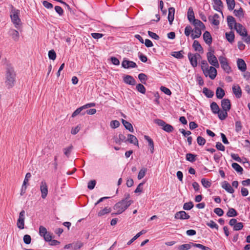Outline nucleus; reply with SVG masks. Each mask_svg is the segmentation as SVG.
Listing matches in <instances>:
<instances>
[{
  "label": "nucleus",
  "mask_w": 250,
  "mask_h": 250,
  "mask_svg": "<svg viewBox=\"0 0 250 250\" xmlns=\"http://www.w3.org/2000/svg\"><path fill=\"white\" fill-rule=\"evenodd\" d=\"M175 218L177 219H188L190 218V216L185 211H180L177 212L175 214Z\"/></svg>",
  "instance_id": "14"
},
{
  "label": "nucleus",
  "mask_w": 250,
  "mask_h": 250,
  "mask_svg": "<svg viewBox=\"0 0 250 250\" xmlns=\"http://www.w3.org/2000/svg\"><path fill=\"white\" fill-rule=\"evenodd\" d=\"M221 106L223 110L229 111L231 107L230 101L227 99H223L221 101Z\"/></svg>",
  "instance_id": "16"
},
{
  "label": "nucleus",
  "mask_w": 250,
  "mask_h": 250,
  "mask_svg": "<svg viewBox=\"0 0 250 250\" xmlns=\"http://www.w3.org/2000/svg\"><path fill=\"white\" fill-rule=\"evenodd\" d=\"M227 21L229 26L232 29L233 27L235 28L236 25L238 24V23H236L234 18L231 16H229L227 17Z\"/></svg>",
  "instance_id": "23"
},
{
  "label": "nucleus",
  "mask_w": 250,
  "mask_h": 250,
  "mask_svg": "<svg viewBox=\"0 0 250 250\" xmlns=\"http://www.w3.org/2000/svg\"><path fill=\"white\" fill-rule=\"evenodd\" d=\"M174 13L175 9L173 7H170L168 9V15L167 17L170 24H172V22L174 20Z\"/></svg>",
  "instance_id": "24"
},
{
  "label": "nucleus",
  "mask_w": 250,
  "mask_h": 250,
  "mask_svg": "<svg viewBox=\"0 0 250 250\" xmlns=\"http://www.w3.org/2000/svg\"><path fill=\"white\" fill-rule=\"evenodd\" d=\"M192 24L194 26L192 29V33L191 35V38L194 40L196 38H199L202 34V30L205 29V26L204 24L200 20L194 21V22Z\"/></svg>",
  "instance_id": "4"
},
{
  "label": "nucleus",
  "mask_w": 250,
  "mask_h": 250,
  "mask_svg": "<svg viewBox=\"0 0 250 250\" xmlns=\"http://www.w3.org/2000/svg\"><path fill=\"white\" fill-rule=\"evenodd\" d=\"M111 211V209L110 208L105 207L104 209L100 210L98 213V215L99 216H103L106 214H107L110 212Z\"/></svg>",
  "instance_id": "31"
},
{
  "label": "nucleus",
  "mask_w": 250,
  "mask_h": 250,
  "mask_svg": "<svg viewBox=\"0 0 250 250\" xmlns=\"http://www.w3.org/2000/svg\"><path fill=\"white\" fill-rule=\"evenodd\" d=\"M192 46L195 51L203 52V48L198 41L195 40L193 42Z\"/></svg>",
  "instance_id": "27"
},
{
  "label": "nucleus",
  "mask_w": 250,
  "mask_h": 250,
  "mask_svg": "<svg viewBox=\"0 0 250 250\" xmlns=\"http://www.w3.org/2000/svg\"><path fill=\"white\" fill-rule=\"evenodd\" d=\"M144 185V183H140L137 186V188L134 191L135 193H141L143 190V186Z\"/></svg>",
  "instance_id": "63"
},
{
  "label": "nucleus",
  "mask_w": 250,
  "mask_h": 250,
  "mask_svg": "<svg viewBox=\"0 0 250 250\" xmlns=\"http://www.w3.org/2000/svg\"><path fill=\"white\" fill-rule=\"evenodd\" d=\"M237 213L236 211L233 208H229L227 213V215L229 217H235L237 216Z\"/></svg>",
  "instance_id": "40"
},
{
  "label": "nucleus",
  "mask_w": 250,
  "mask_h": 250,
  "mask_svg": "<svg viewBox=\"0 0 250 250\" xmlns=\"http://www.w3.org/2000/svg\"><path fill=\"white\" fill-rule=\"evenodd\" d=\"M148 34L150 37L155 40H158L159 39V37L155 33L148 31Z\"/></svg>",
  "instance_id": "61"
},
{
  "label": "nucleus",
  "mask_w": 250,
  "mask_h": 250,
  "mask_svg": "<svg viewBox=\"0 0 250 250\" xmlns=\"http://www.w3.org/2000/svg\"><path fill=\"white\" fill-rule=\"evenodd\" d=\"M210 108L212 112L215 114H217L220 110L218 105L215 102L211 103L210 104Z\"/></svg>",
  "instance_id": "34"
},
{
  "label": "nucleus",
  "mask_w": 250,
  "mask_h": 250,
  "mask_svg": "<svg viewBox=\"0 0 250 250\" xmlns=\"http://www.w3.org/2000/svg\"><path fill=\"white\" fill-rule=\"evenodd\" d=\"M228 8L229 10H232L235 7L234 0H226Z\"/></svg>",
  "instance_id": "37"
},
{
  "label": "nucleus",
  "mask_w": 250,
  "mask_h": 250,
  "mask_svg": "<svg viewBox=\"0 0 250 250\" xmlns=\"http://www.w3.org/2000/svg\"><path fill=\"white\" fill-rule=\"evenodd\" d=\"M145 139L148 142V145L151 148L154 146V143L153 140L148 136L145 135L144 136Z\"/></svg>",
  "instance_id": "57"
},
{
  "label": "nucleus",
  "mask_w": 250,
  "mask_h": 250,
  "mask_svg": "<svg viewBox=\"0 0 250 250\" xmlns=\"http://www.w3.org/2000/svg\"><path fill=\"white\" fill-rule=\"evenodd\" d=\"M207 57L209 63L215 67H219V64L217 58L214 55V51L210 50L207 54Z\"/></svg>",
  "instance_id": "6"
},
{
  "label": "nucleus",
  "mask_w": 250,
  "mask_h": 250,
  "mask_svg": "<svg viewBox=\"0 0 250 250\" xmlns=\"http://www.w3.org/2000/svg\"><path fill=\"white\" fill-rule=\"evenodd\" d=\"M124 82L128 84L134 85L135 84L136 81L133 77L130 75H126L124 77Z\"/></svg>",
  "instance_id": "19"
},
{
  "label": "nucleus",
  "mask_w": 250,
  "mask_h": 250,
  "mask_svg": "<svg viewBox=\"0 0 250 250\" xmlns=\"http://www.w3.org/2000/svg\"><path fill=\"white\" fill-rule=\"evenodd\" d=\"M188 58L191 65L195 67L197 66L198 64L197 60L201 58V56L198 53L192 54L191 53H188Z\"/></svg>",
  "instance_id": "8"
},
{
  "label": "nucleus",
  "mask_w": 250,
  "mask_h": 250,
  "mask_svg": "<svg viewBox=\"0 0 250 250\" xmlns=\"http://www.w3.org/2000/svg\"><path fill=\"white\" fill-rule=\"evenodd\" d=\"M242 128V126L241 122L240 121L236 122L235 125V131L237 132H238L241 130Z\"/></svg>",
  "instance_id": "51"
},
{
  "label": "nucleus",
  "mask_w": 250,
  "mask_h": 250,
  "mask_svg": "<svg viewBox=\"0 0 250 250\" xmlns=\"http://www.w3.org/2000/svg\"><path fill=\"white\" fill-rule=\"evenodd\" d=\"M133 203V201L130 200L126 201L125 200H122L121 201L117 203L113 207L114 212L112 213V215L120 214L125 211L131 204Z\"/></svg>",
  "instance_id": "2"
},
{
  "label": "nucleus",
  "mask_w": 250,
  "mask_h": 250,
  "mask_svg": "<svg viewBox=\"0 0 250 250\" xmlns=\"http://www.w3.org/2000/svg\"><path fill=\"white\" fill-rule=\"evenodd\" d=\"M222 188L225 189L227 191L230 193L234 192V189L231 187L230 185L227 182H224L223 183L222 185Z\"/></svg>",
  "instance_id": "26"
},
{
  "label": "nucleus",
  "mask_w": 250,
  "mask_h": 250,
  "mask_svg": "<svg viewBox=\"0 0 250 250\" xmlns=\"http://www.w3.org/2000/svg\"><path fill=\"white\" fill-rule=\"evenodd\" d=\"M215 5L217 6V8H215V10H218L220 7H223V3L221 0H213Z\"/></svg>",
  "instance_id": "53"
},
{
  "label": "nucleus",
  "mask_w": 250,
  "mask_h": 250,
  "mask_svg": "<svg viewBox=\"0 0 250 250\" xmlns=\"http://www.w3.org/2000/svg\"><path fill=\"white\" fill-rule=\"evenodd\" d=\"M160 89L162 92H163L164 93L167 95H170L171 94L170 90L166 87L162 86L160 87Z\"/></svg>",
  "instance_id": "55"
},
{
  "label": "nucleus",
  "mask_w": 250,
  "mask_h": 250,
  "mask_svg": "<svg viewBox=\"0 0 250 250\" xmlns=\"http://www.w3.org/2000/svg\"><path fill=\"white\" fill-rule=\"evenodd\" d=\"M31 177V174L30 173L28 172L26 173L21 189V195H22L25 192L27 188L26 184L28 183Z\"/></svg>",
  "instance_id": "12"
},
{
  "label": "nucleus",
  "mask_w": 250,
  "mask_h": 250,
  "mask_svg": "<svg viewBox=\"0 0 250 250\" xmlns=\"http://www.w3.org/2000/svg\"><path fill=\"white\" fill-rule=\"evenodd\" d=\"M122 66L126 69L129 68H135L137 66L135 62L132 61L124 60L122 63Z\"/></svg>",
  "instance_id": "13"
},
{
  "label": "nucleus",
  "mask_w": 250,
  "mask_h": 250,
  "mask_svg": "<svg viewBox=\"0 0 250 250\" xmlns=\"http://www.w3.org/2000/svg\"><path fill=\"white\" fill-rule=\"evenodd\" d=\"M48 57L50 60H55L56 58V54L54 50H50L48 52Z\"/></svg>",
  "instance_id": "48"
},
{
  "label": "nucleus",
  "mask_w": 250,
  "mask_h": 250,
  "mask_svg": "<svg viewBox=\"0 0 250 250\" xmlns=\"http://www.w3.org/2000/svg\"><path fill=\"white\" fill-rule=\"evenodd\" d=\"M48 231L43 226H40L39 228V233L41 236H43Z\"/></svg>",
  "instance_id": "46"
},
{
  "label": "nucleus",
  "mask_w": 250,
  "mask_h": 250,
  "mask_svg": "<svg viewBox=\"0 0 250 250\" xmlns=\"http://www.w3.org/2000/svg\"><path fill=\"white\" fill-rule=\"evenodd\" d=\"M224 90L221 87H217L216 91V95L217 98L222 99L225 95Z\"/></svg>",
  "instance_id": "29"
},
{
  "label": "nucleus",
  "mask_w": 250,
  "mask_h": 250,
  "mask_svg": "<svg viewBox=\"0 0 250 250\" xmlns=\"http://www.w3.org/2000/svg\"><path fill=\"white\" fill-rule=\"evenodd\" d=\"M188 19L189 21L192 23L194 22V21H198V19H196L194 16V13L192 7H189L188 11Z\"/></svg>",
  "instance_id": "17"
},
{
  "label": "nucleus",
  "mask_w": 250,
  "mask_h": 250,
  "mask_svg": "<svg viewBox=\"0 0 250 250\" xmlns=\"http://www.w3.org/2000/svg\"><path fill=\"white\" fill-rule=\"evenodd\" d=\"M221 67L227 73H229L231 71L230 67L228 63L222 65Z\"/></svg>",
  "instance_id": "58"
},
{
  "label": "nucleus",
  "mask_w": 250,
  "mask_h": 250,
  "mask_svg": "<svg viewBox=\"0 0 250 250\" xmlns=\"http://www.w3.org/2000/svg\"><path fill=\"white\" fill-rule=\"evenodd\" d=\"M193 206L194 205L192 202H187L184 204L183 209L188 210H190L193 207Z\"/></svg>",
  "instance_id": "42"
},
{
  "label": "nucleus",
  "mask_w": 250,
  "mask_h": 250,
  "mask_svg": "<svg viewBox=\"0 0 250 250\" xmlns=\"http://www.w3.org/2000/svg\"><path fill=\"white\" fill-rule=\"evenodd\" d=\"M201 183L203 186L205 188H209L211 185V183L205 178H202L201 179Z\"/></svg>",
  "instance_id": "39"
},
{
  "label": "nucleus",
  "mask_w": 250,
  "mask_h": 250,
  "mask_svg": "<svg viewBox=\"0 0 250 250\" xmlns=\"http://www.w3.org/2000/svg\"><path fill=\"white\" fill-rule=\"evenodd\" d=\"M25 214V212L24 210H21L19 214V218L17 223V227L20 229H22L24 228Z\"/></svg>",
  "instance_id": "9"
},
{
  "label": "nucleus",
  "mask_w": 250,
  "mask_h": 250,
  "mask_svg": "<svg viewBox=\"0 0 250 250\" xmlns=\"http://www.w3.org/2000/svg\"><path fill=\"white\" fill-rule=\"evenodd\" d=\"M31 238L30 235L26 234L23 237V241L26 244H29L31 243Z\"/></svg>",
  "instance_id": "62"
},
{
  "label": "nucleus",
  "mask_w": 250,
  "mask_h": 250,
  "mask_svg": "<svg viewBox=\"0 0 250 250\" xmlns=\"http://www.w3.org/2000/svg\"><path fill=\"white\" fill-rule=\"evenodd\" d=\"M197 142L200 146H203L206 143V140L201 136H198L197 138Z\"/></svg>",
  "instance_id": "47"
},
{
  "label": "nucleus",
  "mask_w": 250,
  "mask_h": 250,
  "mask_svg": "<svg viewBox=\"0 0 250 250\" xmlns=\"http://www.w3.org/2000/svg\"><path fill=\"white\" fill-rule=\"evenodd\" d=\"M232 167L237 172L242 173L243 171V168L237 163H234L232 164Z\"/></svg>",
  "instance_id": "41"
},
{
  "label": "nucleus",
  "mask_w": 250,
  "mask_h": 250,
  "mask_svg": "<svg viewBox=\"0 0 250 250\" xmlns=\"http://www.w3.org/2000/svg\"><path fill=\"white\" fill-rule=\"evenodd\" d=\"M195 155L191 153H188L186 154L187 160L193 162L195 160Z\"/></svg>",
  "instance_id": "44"
},
{
  "label": "nucleus",
  "mask_w": 250,
  "mask_h": 250,
  "mask_svg": "<svg viewBox=\"0 0 250 250\" xmlns=\"http://www.w3.org/2000/svg\"><path fill=\"white\" fill-rule=\"evenodd\" d=\"M16 81V73L13 67L10 65H7L6 67L5 74V83L8 88L12 87Z\"/></svg>",
  "instance_id": "1"
},
{
  "label": "nucleus",
  "mask_w": 250,
  "mask_h": 250,
  "mask_svg": "<svg viewBox=\"0 0 250 250\" xmlns=\"http://www.w3.org/2000/svg\"><path fill=\"white\" fill-rule=\"evenodd\" d=\"M147 172V168L146 167H142L139 171L137 178L139 180L143 178Z\"/></svg>",
  "instance_id": "30"
},
{
  "label": "nucleus",
  "mask_w": 250,
  "mask_h": 250,
  "mask_svg": "<svg viewBox=\"0 0 250 250\" xmlns=\"http://www.w3.org/2000/svg\"><path fill=\"white\" fill-rule=\"evenodd\" d=\"M122 122L126 129L128 130L131 132L134 131L133 126L130 123L124 119H122Z\"/></svg>",
  "instance_id": "28"
},
{
  "label": "nucleus",
  "mask_w": 250,
  "mask_h": 250,
  "mask_svg": "<svg viewBox=\"0 0 250 250\" xmlns=\"http://www.w3.org/2000/svg\"><path fill=\"white\" fill-rule=\"evenodd\" d=\"M234 29L236 32L241 36H247V32L246 28L240 23L236 25Z\"/></svg>",
  "instance_id": "11"
},
{
  "label": "nucleus",
  "mask_w": 250,
  "mask_h": 250,
  "mask_svg": "<svg viewBox=\"0 0 250 250\" xmlns=\"http://www.w3.org/2000/svg\"><path fill=\"white\" fill-rule=\"evenodd\" d=\"M40 191L42 198L45 199L48 194V187L47 183L44 180L42 181L41 182Z\"/></svg>",
  "instance_id": "10"
},
{
  "label": "nucleus",
  "mask_w": 250,
  "mask_h": 250,
  "mask_svg": "<svg viewBox=\"0 0 250 250\" xmlns=\"http://www.w3.org/2000/svg\"><path fill=\"white\" fill-rule=\"evenodd\" d=\"M72 148L73 146H70L69 147L64 148L63 149L64 153L67 157H68L69 156L70 152L72 149Z\"/></svg>",
  "instance_id": "52"
},
{
  "label": "nucleus",
  "mask_w": 250,
  "mask_h": 250,
  "mask_svg": "<svg viewBox=\"0 0 250 250\" xmlns=\"http://www.w3.org/2000/svg\"><path fill=\"white\" fill-rule=\"evenodd\" d=\"M226 37L227 40L230 43L234 41V35L233 32L226 33Z\"/></svg>",
  "instance_id": "36"
},
{
  "label": "nucleus",
  "mask_w": 250,
  "mask_h": 250,
  "mask_svg": "<svg viewBox=\"0 0 250 250\" xmlns=\"http://www.w3.org/2000/svg\"><path fill=\"white\" fill-rule=\"evenodd\" d=\"M243 227V224L241 222L237 223L233 227V229L234 230H239L241 229Z\"/></svg>",
  "instance_id": "59"
},
{
  "label": "nucleus",
  "mask_w": 250,
  "mask_h": 250,
  "mask_svg": "<svg viewBox=\"0 0 250 250\" xmlns=\"http://www.w3.org/2000/svg\"><path fill=\"white\" fill-rule=\"evenodd\" d=\"M234 14L236 16L241 17L243 15V9L240 8L239 10H234Z\"/></svg>",
  "instance_id": "54"
},
{
  "label": "nucleus",
  "mask_w": 250,
  "mask_h": 250,
  "mask_svg": "<svg viewBox=\"0 0 250 250\" xmlns=\"http://www.w3.org/2000/svg\"><path fill=\"white\" fill-rule=\"evenodd\" d=\"M95 185V180H91L88 182L87 187L89 189H93L94 188Z\"/></svg>",
  "instance_id": "64"
},
{
  "label": "nucleus",
  "mask_w": 250,
  "mask_h": 250,
  "mask_svg": "<svg viewBox=\"0 0 250 250\" xmlns=\"http://www.w3.org/2000/svg\"><path fill=\"white\" fill-rule=\"evenodd\" d=\"M214 212L219 216H221L224 214L223 210L221 208H215L214 209Z\"/></svg>",
  "instance_id": "60"
},
{
  "label": "nucleus",
  "mask_w": 250,
  "mask_h": 250,
  "mask_svg": "<svg viewBox=\"0 0 250 250\" xmlns=\"http://www.w3.org/2000/svg\"><path fill=\"white\" fill-rule=\"evenodd\" d=\"M192 33V29L190 26H187L185 29V34L187 37H188L191 33Z\"/></svg>",
  "instance_id": "49"
},
{
  "label": "nucleus",
  "mask_w": 250,
  "mask_h": 250,
  "mask_svg": "<svg viewBox=\"0 0 250 250\" xmlns=\"http://www.w3.org/2000/svg\"><path fill=\"white\" fill-rule=\"evenodd\" d=\"M219 18V16L217 14H215L212 16H209L208 17V20L212 24L214 25H218L220 23L218 20Z\"/></svg>",
  "instance_id": "20"
},
{
  "label": "nucleus",
  "mask_w": 250,
  "mask_h": 250,
  "mask_svg": "<svg viewBox=\"0 0 250 250\" xmlns=\"http://www.w3.org/2000/svg\"><path fill=\"white\" fill-rule=\"evenodd\" d=\"M138 78L142 83H146V75L144 73H140L138 75Z\"/></svg>",
  "instance_id": "50"
},
{
  "label": "nucleus",
  "mask_w": 250,
  "mask_h": 250,
  "mask_svg": "<svg viewBox=\"0 0 250 250\" xmlns=\"http://www.w3.org/2000/svg\"><path fill=\"white\" fill-rule=\"evenodd\" d=\"M228 111H226L224 110L223 111H220L219 110V112L217 113L218 114L219 118L221 120L225 119L228 116Z\"/></svg>",
  "instance_id": "32"
},
{
  "label": "nucleus",
  "mask_w": 250,
  "mask_h": 250,
  "mask_svg": "<svg viewBox=\"0 0 250 250\" xmlns=\"http://www.w3.org/2000/svg\"><path fill=\"white\" fill-rule=\"evenodd\" d=\"M192 243H190L189 244H183L182 245H180L178 247V250H189L192 246L191 244Z\"/></svg>",
  "instance_id": "35"
},
{
  "label": "nucleus",
  "mask_w": 250,
  "mask_h": 250,
  "mask_svg": "<svg viewBox=\"0 0 250 250\" xmlns=\"http://www.w3.org/2000/svg\"><path fill=\"white\" fill-rule=\"evenodd\" d=\"M191 244L192 246L201 249L202 250H211V249L210 248L200 244L191 243Z\"/></svg>",
  "instance_id": "38"
},
{
  "label": "nucleus",
  "mask_w": 250,
  "mask_h": 250,
  "mask_svg": "<svg viewBox=\"0 0 250 250\" xmlns=\"http://www.w3.org/2000/svg\"><path fill=\"white\" fill-rule=\"evenodd\" d=\"M155 123L157 124L158 125L162 126L163 129L167 132H171L173 130V127L172 125L169 124H167L162 120L160 119H156L154 120Z\"/></svg>",
  "instance_id": "7"
},
{
  "label": "nucleus",
  "mask_w": 250,
  "mask_h": 250,
  "mask_svg": "<svg viewBox=\"0 0 250 250\" xmlns=\"http://www.w3.org/2000/svg\"><path fill=\"white\" fill-rule=\"evenodd\" d=\"M9 34L14 41L18 42L19 40L20 34L17 30L11 29L9 31Z\"/></svg>",
  "instance_id": "15"
},
{
  "label": "nucleus",
  "mask_w": 250,
  "mask_h": 250,
  "mask_svg": "<svg viewBox=\"0 0 250 250\" xmlns=\"http://www.w3.org/2000/svg\"><path fill=\"white\" fill-rule=\"evenodd\" d=\"M207 225L211 229H216L217 230L218 229V225L212 220H210L209 222L207 223Z\"/></svg>",
  "instance_id": "45"
},
{
  "label": "nucleus",
  "mask_w": 250,
  "mask_h": 250,
  "mask_svg": "<svg viewBox=\"0 0 250 250\" xmlns=\"http://www.w3.org/2000/svg\"><path fill=\"white\" fill-rule=\"evenodd\" d=\"M182 52V51L174 52H173L172 55L177 59H181L183 57Z\"/></svg>",
  "instance_id": "56"
},
{
  "label": "nucleus",
  "mask_w": 250,
  "mask_h": 250,
  "mask_svg": "<svg viewBox=\"0 0 250 250\" xmlns=\"http://www.w3.org/2000/svg\"><path fill=\"white\" fill-rule=\"evenodd\" d=\"M203 39L205 42L209 45L212 42V37L210 33L208 31H206L203 34Z\"/></svg>",
  "instance_id": "22"
},
{
  "label": "nucleus",
  "mask_w": 250,
  "mask_h": 250,
  "mask_svg": "<svg viewBox=\"0 0 250 250\" xmlns=\"http://www.w3.org/2000/svg\"><path fill=\"white\" fill-rule=\"evenodd\" d=\"M136 89L139 92H140L142 94H145V93H146L145 87H144V86L143 84H142L141 83L138 84L136 85Z\"/></svg>",
  "instance_id": "43"
},
{
  "label": "nucleus",
  "mask_w": 250,
  "mask_h": 250,
  "mask_svg": "<svg viewBox=\"0 0 250 250\" xmlns=\"http://www.w3.org/2000/svg\"><path fill=\"white\" fill-rule=\"evenodd\" d=\"M237 64L238 69L242 72H245L247 66L245 61L242 59H238L237 61Z\"/></svg>",
  "instance_id": "18"
},
{
  "label": "nucleus",
  "mask_w": 250,
  "mask_h": 250,
  "mask_svg": "<svg viewBox=\"0 0 250 250\" xmlns=\"http://www.w3.org/2000/svg\"><path fill=\"white\" fill-rule=\"evenodd\" d=\"M232 91L235 96L239 98L242 96V91L238 85H234L232 87Z\"/></svg>",
  "instance_id": "21"
},
{
  "label": "nucleus",
  "mask_w": 250,
  "mask_h": 250,
  "mask_svg": "<svg viewBox=\"0 0 250 250\" xmlns=\"http://www.w3.org/2000/svg\"><path fill=\"white\" fill-rule=\"evenodd\" d=\"M127 141H128L130 143L133 144L135 146H139L138 141L137 138L131 134L128 135V138Z\"/></svg>",
  "instance_id": "25"
},
{
  "label": "nucleus",
  "mask_w": 250,
  "mask_h": 250,
  "mask_svg": "<svg viewBox=\"0 0 250 250\" xmlns=\"http://www.w3.org/2000/svg\"><path fill=\"white\" fill-rule=\"evenodd\" d=\"M203 92L208 98H211L214 95V93L212 91L206 87L203 88Z\"/></svg>",
  "instance_id": "33"
},
{
  "label": "nucleus",
  "mask_w": 250,
  "mask_h": 250,
  "mask_svg": "<svg viewBox=\"0 0 250 250\" xmlns=\"http://www.w3.org/2000/svg\"><path fill=\"white\" fill-rule=\"evenodd\" d=\"M20 11L12 7L10 11V16L15 27L18 30H19L22 26V22L20 18Z\"/></svg>",
  "instance_id": "3"
},
{
  "label": "nucleus",
  "mask_w": 250,
  "mask_h": 250,
  "mask_svg": "<svg viewBox=\"0 0 250 250\" xmlns=\"http://www.w3.org/2000/svg\"><path fill=\"white\" fill-rule=\"evenodd\" d=\"M215 67L214 66H210L205 68L204 65L201 66L204 75L206 77L208 76L211 80L214 79L217 75V70Z\"/></svg>",
  "instance_id": "5"
}]
</instances>
